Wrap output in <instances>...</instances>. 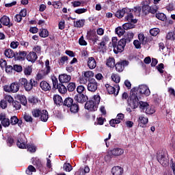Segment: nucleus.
I'll list each match as a JSON object with an SVG mask.
<instances>
[{
	"label": "nucleus",
	"instance_id": "1",
	"mask_svg": "<svg viewBox=\"0 0 175 175\" xmlns=\"http://www.w3.org/2000/svg\"><path fill=\"white\" fill-rule=\"evenodd\" d=\"M131 102L133 103L134 109H136L139 105V109H141V110L143 111H144L149 106L148 103L146 102H139V97H137V96L133 95V94L131 96Z\"/></svg>",
	"mask_w": 175,
	"mask_h": 175
},
{
	"label": "nucleus",
	"instance_id": "2",
	"mask_svg": "<svg viewBox=\"0 0 175 175\" xmlns=\"http://www.w3.org/2000/svg\"><path fill=\"white\" fill-rule=\"evenodd\" d=\"M51 72V67H50V61L46 59L45 62V69L39 71L37 75L38 80H42L44 79L47 75H49Z\"/></svg>",
	"mask_w": 175,
	"mask_h": 175
},
{
	"label": "nucleus",
	"instance_id": "3",
	"mask_svg": "<svg viewBox=\"0 0 175 175\" xmlns=\"http://www.w3.org/2000/svg\"><path fill=\"white\" fill-rule=\"evenodd\" d=\"M157 161L162 165V166H166L169 165V160L166 158V152L165 150H160L157 152Z\"/></svg>",
	"mask_w": 175,
	"mask_h": 175
},
{
	"label": "nucleus",
	"instance_id": "4",
	"mask_svg": "<svg viewBox=\"0 0 175 175\" xmlns=\"http://www.w3.org/2000/svg\"><path fill=\"white\" fill-rule=\"evenodd\" d=\"M126 43L127 42L124 39H120L118 42V44H116L115 49H113V53H115V54H118V53H122V51L125 50V46H126Z\"/></svg>",
	"mask_w": 175,
	"mask_h": 175
},
{
	"label": "nucleus",
	"instance_id": "5",
	"mask_svg": "<svg viewBox=\"0 0 175 175\" xmlns=\"http://www.w3.org/2000/svg\"><path fill=\"white\" fill-rule=\"evenodd\" d=\"M20 90V85L17 83V82H14L11 83L10 85H5L4 91L5 92H13L14 94L16 92H18Z\"/></svg>",
	"mask_w": 175,
	"mask_h": 175
},
{
	"label": "nucleus",
	"instance_id": "6",
	"mask_svg": "<svg viewBox=\"0 0 175 175\" xmlns=\"http://www.w3.org/2000/svg\"><path fill=\"white\" fill-rule=\"evenodd\" d=\"M137 92L142 95H145V96H149L150 94H151L148 86L146 85H140L137 88Z\"/></svg>",
	"mask_w": 175,
	"mask_h": 175
},
{
	"label": "nucleus",
	"instance_id": "7",
	"mask_svg": "<svg viewBox=\"0 0 175 175\" xmlns=\"http://www.w3.org/2000/svg\"><path fill=\"white\" fill-rule=\"evenodd\" d=\"M105 87L107 88V92L111 95V94H114L116 96L118 95V92L120 91V85H116V88L113 87L111 85H110L109 84H106Z\"/></svg>",
	"mask_w": 175,
	"mask_h": 175
},
{
	"label": "nucleus",
	"instance_id": "8",
	"mask_svg": "<svg viewBox=\"0 0 175 175\" xmlns=\"http://www.w3.org/2000/svg\"><path fill=\"white\" fill-rule=\"evenodd\" d=\"M86 38L88 40H91L92 42L96 43V42H98L99 40V36H98L96 33L94 32L93 31H88L87 32Z\"/></svg>",
	"mask_w": 175,
	"mask_h": 175
},
{
	"label": "nucleus",
	"instance_id": "9",
	"mask_svg": "<svg viewBox=\"0 0 175 175\" xmlns=\"http://www.w3.org/2000/svg\"><path fill=\"white\" fill-rule=\"evenodd\" d=\"M88 90L90 92H95L98 90V82L94 79H92L88 84Z\"/></svg>",
	"mask_w": 175,
	"mask_h": 175
},
{
	"label": "nucleus",
	"instance_id": "10",
	"mask_svg": "<svg viewBox=\"0 0 175 175\" xmlns=\"http://www.w3.org/2000/svg\"><path fill=\"white\" fill-rule=\"evenodd\" d=\"M85 109L89 111H96L98 110V105L94 103V101L89 100L85 104Z\"/></svg>",
	"mask_w": 175,
	"mask_h": 175
},
{
	"label": "nucleus",
	"instance_id": "11",
	"mask_svg": "<svg viewBox=\"0 0 175 175\" xmlns=\"http://www.w3.org/2000/svg\"><path fill=\"white\" fill-rule=\"evenodd\" d=\"M124 154V149L120 148H115L109 152L110 157H120Z\"/></svg>",
	"mask_w": 175,
	"mask_h": 175
},
{
	"label": "nucleus",
	"instance_id": "12",
	"mask_svg": "<svg viewBox=\"0 0 175 175\" xmlns=\"http://www.w3.org/2000/svg\"><path fill=\"white\" fill-rule=\"evenodd\" d=\"M74 99L76 102H78V103H85V102L88 100V96L84 95V94H77L75 96Z\"/></svg>",
	"mask_w": 175,
	"mask_h": 175
},
{
	"label": "nucleus",
	"instance_id": "13",
	"mask_svg": "<svg viewBox=\"0 0 175 175\" xmlns=\"http://www.w3.org/2000/svg\"><path fill=\"white\" fill-rule=\"evenodd\" d=\"M0 121L1 125L4 126V128H8V126L10 125V120L6 118V115H5L4 113L0 114Z\"/></svg>",
	"mask_w": 175,
	"mask_h": 175
},
{
	"label": "nucleus",
	"instance_id": "14",
	"mask_svg": "<svg viewBox=\"0 0 175 175\" xmlns=\"http://www.w3.org/2000/svg\"><path fill=\"white\" fill-rule=\"evenodd\" d=\"M18 148H27V139L24 136H21L18 139L16 143Z\"/></svg>",
	"mask_w": 175,
	"mask_h": 175
},
{
	"label": "nucleus",
	"instance_id": "15",
	"mask_svg": "<svg viewBox=\"0 0 175 175\" xmlns=\"http://www.w3.org/2000/svg\"><path fill=\"white\" fill-rule=\"evenodd\" d=\"M124 19L126 21H129V23H133V24H136V23H137V19L134 18L133 14H132L131 9L130 12L126 14Z\"/></svg>",
	"mask_w": 175,
	"mask_h": 175
},
{
	"label": "nucleus",
	"instance_id": "16",
	"mask_svg": "<svg viewBox=\"0 0 175 175\" xmlns=\"http://www.w3.org/2000/svg\"><path fill=\"white\" fill-rule=\"evenodd\" d=\"M128 64H129V62L126 60L117 63L115 65L117 72H122V70H124L125 66H127Z\"/></svg>",
	"mask_w": 175,
	"mask_h": 175
},
{
	"label": "nucleus",
	"instance_id": "17",
	"mask_svg": "<svg viewBox=\"0 0 175 175\" xmlns=\"http://www.w3.org/2000/svg\"><path fill=\"white\" fill-rule=\"evenodd\" d=\"M87 64L89 69H95L96 68V60L93 57H88L87 59Z\"/></svg>",
	"mask_w": 175,
	"mask_h": 175
},
{
	"label": "nucleus",
	"instance_id": "18",
	"mask_svg": "<svg viewBox=\"0 0 175 175\" xmlns=\"http://www.w3.org/2000/svg\"><path fill=\"white\" fill-rule=\"evenodd\" d=\"M130 9L129 8H122V10H118L116 13V17L118 18H122L124 16H126L127 13H129Z\"/></svg>",
	"mask_w": 175,
	"mask_h": 175
},
{
	"label": "nucleus",
	"instance_id": "19",
	"mask_svg": "<svg viewBox=\"0 0 175 175\" xmlns=\"http://www.w3.org/2000/svg\"><path fill=\"white\" fill-rule=\"evenodd\" d=\"M72 77L66 74H63L59 76V81L62 83V84L64 83H69Z\"/></svg>",
	"mask_w": 175,
	"mask_h": 175
},
{
	"label": "nucleus",
	"instance_id": "20",
	"mask_svg": "<svg viewBox=\"0 0 175 175\" xmlns=\"http://www.w3.org/2000/svg\"><path fill=\"white\" fill-rule=\"evenodd\" d=\"M111 173L113 175H122L124 169L120 166H115L112 167Z\"/></svg>",
	"mask_w": 175,
	"mask_h": 175
},
{
	"label": "nucleus",
	"instance_id": "21",
	"mask_svg": "<svg viewBox=\"0 0 175 175\" xmlns=\"http://www.w3.org/2000/svg\"><path fill=\"white\" fill-rule=\"evenodd\" d=\"M27 56V53L25 51H19L15 53V59L18 61H24L25 57Z\"/></svg>",
	"mask_w": 175,
	"mask_h": 175
},
{
	"label": "nucleus",
	"instance_id": "22",
	"mask_svg": "<svg viewBox=\"0 0 175 175\" xmlns=\"http://www.w3.org/2000/svg\"><path fill=\"white\" fill-rule=\"evenodd\" d=\"M27 59L29 62H35L38 59V55L35 52H30L27 55Z\"/></svg>",
	"mask_w": 175,
	"mask_h": 175
},
{
	"label": "nucleus",
	"instance_id": "23",
	"mask_svg": "<svg viewBox=\"0 0 175 175\" xmlns=\"http://www.w3.org/2000/svg\"><path fill=\"white\" fill-rule=\"evenodd\" d=\"M40 87L42 90V91L45 92L50 91V90H51V86L46 81H41L40 83Z\"/></svg>",
	"mask_w": 175,
	"mask_h": 175
},
{
	"label": "nucleus",
	"instance_id": "24",
	"mask_svg": "<svg viewBox=\"0 0 175 175\" xmlns=\"http://www.w3.org/2000/svg\"><path fill=\"white\" fill-rule=\"evenodd\" d=\"M110 38H109V36L105 35L103 36L101 39V42L99 44L100 49H105L106 47V44L109 43Z\"/></svg>",
	"mask_w": 175,
	"mask_h": 175
},
{
	"label": "nucleus",
	"instance_id": "25",
	"mask_svg": "<svg viewBox=\"0 0 175 175\" xmlns=\"http://www.w3.org/2000/svg\"><path fill=\"white\" fill-rule=\"evenodd\" d=\"M139 125L141 128H144L146 124H148V118L144 116H140L138 120Z\"/></svg>",
	"mask_w": 175,
	"mask_h": 175
},
{
	"label": "nucleus",
	"instance_id": "26",
	"mask_svg": "<svg viewBox=\"0 0 175 175\" xmlns=\"http://www.w3.org/2000/svg\"><path fill=\"white\" fill-rule=\"evenodd\" d=\"M38 85V81L30 79L29 83H28V85H26V91H31L33 88V87H36Z\"/></svg>",
	"mask_w": 175,
	"mask_h": 175
},
{
	"label": "nucleus",
	"instance_id": "27",
	"mask_svg": "<svg viewBox=\"0 0 175 175\" xmlns=\"http://www.w3.org/2000/svg\"><path fill=\"white\" fill-rule=\"evenodd\" d=\"M40 120L43 122H46L47 120H49V112L46 110H42L41 113L40 115Z\"/></svg>",
	"mask_w": 175,
	"mask_h": 175
},
{
	"label": "nucleus",
	"instance_id": "28",
	"mask_svg": "<svg viewBox=\"0 0 175 175\" xmlns=\"http://www.w3.org/2000/svg\"><path fill=\"white\" fill-rule=\"evenodd\" d=\"M133 36H135V34L132 31H129L122 39H124L126 42L131 43V42L133 40Z\"/></svg>",
	"mask_w": 175,
	"mask_h": 175
},
{
	"label": "nucleus",
	"instance_id": "29",
	"mask_svg": "<svg viewBox=\"0 0 175 175\" xmlns=\"http://www.w3.org/2000/svg\"><path fill=\"white\" fill-rule=\"evenodd\" d=\"M53 100L55 105H57V106H61V105H62L63 103L62 97H61V96L58 94H55L53 96Z\"/></svg>",
	"mask_w": 175,
	"mask_h": 175
},
{
	"label": "nucleus",
	"instance_id": "30",
	"mask_svg": "<svg viewBox=\"0 0 175 175\" xmlns=\"http://www.w3.org/2000/svg\"><path fill=\"white\" fill-rule=\"evenodd\" d=\"M106 65L109 68H114L116 66V59L113 57H109L107 59Z\"/></svg>",
	"mask_w": 175,
	"mask_h": 175
},
{
	"label": "nucleus",
	"instance_id": "31",
	"mask_svg": "<svg viewBox=\"0 0 175 175\" xmlns=\"http://www.w3.org/2000/svg\"><path fill=\"white\" fill-rule=\"evenodd\" d=\"M4 54L5 57H7V58H13L15 56L16 53H14L13 50L8 49L5 51Z\"/></svg>",
	"mask_w": 175,
	"mask_h": 175
},
{
	"label": "nucleus",
	"instance_id": "32",
	"mask_svg": "<svg viewBox=\"0 0 175 175\" xmlns=\"http://www.w3.org/2000/svg\"><path fill=\"white\" fill-rule=\"evenodd\" d=\"M0 22L3 24V25L8 26L9 24H10V18L6 16H3L0 19Z\"/></svg>",
	"mask_w": 175,
	"mask_h": 175
},
{
	"label": "nucleus",
	"instance_id": "33",
	"mask_svg": "<svg viewBox=\"0 0 175 175\" xmlns=\"http://www.w3.org/2000/svg\"><path fill=\"white\" fill-rule=\"evenodd\" d=\"M17 99L20 100L21 105H23V106H25L27 105V98L24 95H20L18 94L16 96Z\"/></svg>",
	"mask_w": 175,
	"mask_h": 175
},
{
	"label": "nucleus",
	"instance_id": "34",
	"mask_svg": "<svg viewBox=\"0 0 175 175\" xmlns=\"http://www.w3.org/2000/svg\"><path fill=\"white\" fill-rule=\"evenodd\" d=\"M32 163L34 166H36L40 169V167H42V161H40V159L38 158H33L32 159Z\"/></svg>",
	"mask_w": 175,
	"mask_h": 175
},
{
	"label": "nucleus",
	"instance_id": "35",
	"mask_svg": "<svg viewBox=\"0 0 175 175\" xmlns=\"http://www.w3.org/2000/svg\"><path fill=\"white\" fill-rule=\"evenodd\" d=\"M73 98H67L64 100V106H67V107H70L73 105Z\"/></svg>",
	"mask_w": 175,
	"mask_h": 175
},
{
	"label": "nucleus",
	"instance_id": "36",
	"mask_svg": "<svg viewBox=\"0 0 175 175\" xmlns=\"http://www.w3.org/2000/svg\"><path fill=\"white\" fill-rule=\"evenodd\" d=\"M41 113H42V110L39 109H34L31 111V114L33 117H35V118H38L40 117Z\"/></svg>",
	"mask_w": 175,
	"mask_h": 175
},
{
	"label": "nucleus",
	"instance_id": "37",
	"mask_svg": "<svg viewBox=\"0 0 175 175\" xmlns=\"http://www.w3.org/2000/svg\"><path fill=\"white\" fill-rule=\"evenodd\" d=\"M51 79L53 82V88L57 90V88H58L59 85V84H58V79H57V77H55V76L51 77Z\"/></svg>",
	"mask_w": 175,
	"mask_h": 175
},
{
	"label": "nucleus",
	"instance_id": "38",
	"mask_svg": "<svg viewBox=\"0 0 175 175\" xmlns=\"http://www.w3.org/2000/svg\"><path fill=\"white\" fill-rule=\"evenodd\" d=\"M56 90H58L60 94H66V91H68L66 87L61 83H59V86L58 88H56Z\"/></svg>",
	"mask_w": 175,
	"mask_h": 175
},
{
	"label": "nucleus",
	"instance_id": "39",
	"mask_svg": "<svg viewBox=\"0 0 175 175\" xmlns=\"http://www.w3.org/2000/svg\"><path fill=\"white\" fill-rule=\"evenodd\" d=\"M79 104L77 103H74L73 105H72L70 107V110L71 111V113H78L79 112Z\"/></svg>",
	"mask_w": 175,
	"mask_h": 175
},
{
	"label": "nucleus",
	"instance_id": "40",
	"mask_svg": "<svg viewBox=\"0 0 175 175\" xmlns=\"http://www.w3.org/2000/svg\"><path fill=\"white\" fill-rule=\"evenodd\" d=\"M39 35L40 38H47L49 36V31L46 29H40Z\"/></svg>",
	"mask_w": 175,
	"mask_h": 175
},
{
	"label": "nucleus",
	"instance_id": "41",
	"mask_svg": "<svg viewBox=\"0 0 175 175\" xmlns=\"http://www.w3.org/2000/svg\"><path fill=\"white\" fill-rule=\"evenodd\" d=\"M123 29L125 31H128V29H132L135 28V24H132L131 23H126L122 25Z\"/></svg>",
	"mask_w": 175,
	"mask_h": 175
},
{
	"label": "nucleus",
	"instance_id": "42",
	"mask_svg": "<svg viewBox=\"0 0 175 175\" xmlns=\"http://www.w3.org/2000/svg\"><path fill=\"white\" fill-rule=\"evenodd\" d=\"M91 101L94 102V103L98 106V105L100 103V96H99V94L94 95Z\"/></svg>",
	"mask_w": 175,
	"mask_h": 175
},
{
	"label": "nucleus",
	"instance_id": "43",
	"mask_svg": "<svg viewBox=\"0 0 175 175\" xmlns=\"http://www.w3.org/2000/svg\"><path fill=\"white\" fill-rule=\"evenodd\" d=\"M144 113L146 114H154L155 113V109L154 107H150V105L144 110Z\"/></svg>",
	"mask_w": 175,
	"mask_h": 175
},
{
	"label": "nucleus",
	"instance_id": "44",
	"mask_svg": "<svg viewBox=\"0 0 175 175\" xmlns=\"http://www.w3.org/2000/svg\"><path fill=\"white\" fill-rule=\"evenodd\" d=\"M85 23V20L81 19L79 20L75 23V27L77 28H81L82 27H84V23Z\"/></svg>",
	"mask_w": 175,
	"mask_h": 175
},
{
	"label": "nucleus",
	"instance_id": "45",
	"mask_svg": "<svg viewBox=\"0 0 175 175\" xmlns=\"http://www.w3.org/2000/svg\"><path fill=\"white\" fill-rule=\"evenodd\" d=\"M32 172H36V168L33 165H29L27 170H26V173L28 175H32Z\"/></svg>",
	"mask_w": 175,
	"mask_h": 175
},
{
	"label": "nucleus",
	"instance_id": "46",
	"mask_svg": "<svg viewBox=\"0 0 175 175\" xmlns=\"http://www.w3.org/2000/svg\"><path fill=\"white\" fill-rule=\"evenodd\" d=\"M149 9H150V13H151L152 14H155V13L158 12V9H159V7L154 4L152 6H149Z\"/></svg>",
	"mask_w": 175,
	"mask_h": 175
},
{
	"label": "nucleus",
	"instance_id": "47",
	"mask_svg": "<svg viewBox=\"0 0 175 175\" xmlns=\"http://www.w3.org/2000/svg\"><path fill=\"white\" fill-rule=\"evenodd\" d=\"M67 89L69 92H73L76 90V83L71 82L67 85Z\"/></svg>",
	"mask_w": 175,
	"mask_h": 175
},
{
	"label": "nucleus",
	"instance_id": "48",
	"mask_svg": "<svg viewBox=\"0 0 175 175\" xmlns=\"http://www.w3.org/2000/svg\"><path fill=\"white\" fill-rule=\"evenodd\" d=\"M115 31H116V33L119 36H122V35L125 33V29H124V28L122 29V27H117Z\"/></svg>",
	"mask_w": 175,
	"mask_h": 175
},
{
	"label": "nucleus",
	"instance_id": "49",
	"mask_svg": "<svg viewBox=\"0 0 175 175\" xmlns=\"http://www.w3.org/2000/svg\"><path fill=\"white\" fill-rule=\"evenodd\" d=\"M19 83L24 87L25 90L27 91V85H28L29 83L28 80H27V79L25 78H21L19 79Z\"/></svg>",
	"mask_w": 175,
	"mask_h": 175
},
{
	"label": "nucleus",
	"instance_id": "50",
	"mask_svg": "<svg viewBox=\"0 0 175 175\" xmlns=\"http://www.w3.org/2000/svg\"><path fill=\"white\" fill-rule=\"evenodd\" d=\"M72 169L73 168L69 163H66L63 165V170H64V172H72Z\"/></svg>",
	"mask_w": 175,
	"mask_h": 175
},
{
	"label": "nucleus",
	"instance_id": "51",
	"mask_svg": "<svg viewBox=\"0 0 175 175\" xmlns=\"http://www.w3.org/2000/svg\"><path fill=\"white\" fill-rule=\"evenodd\" d=\"M28 100L29 103H32L33 105H36V103H39V99L33 96H29Z\"/></svg>",
	"mask_w": 175,
	"mask_h": 175
},
{
	"label": "nucleus",
	"instance_id": "52",
	"mask_svg": "<svg viewBox=\"0 0 175 175\" xmlns=\"http://www.w3.org/2000/svg\"><path fill=\"white\" fill-rule=\"evenodd\" d=\"M68 59H69V57H68V56H62L59 59V65H65V63L68 62Z\"/></svg>",
	"mask_w": 175,
	"mask_h": 175
},
{
	"label": "nucleus",
	"instance_id": "53",
	"mask_svg": "<svg viewBox=\"0 0 175 175\" xmlns=\"http://www.w3.org/2000/svg\"><path fill=\"white\" fill-rule=\"evenodd\" d=\"M111 79H112L113 81H114V83H116V84H118V83H120V81H121V78L120 77V76H118L116 74H113L111 75Z\"/></svg>",
	"mask_w": 175,
	"mask_h": 175
},
{
	"label": "nucleus",
	"instance_id": "54",
	"mask_svg": "<svg viewBox=\"0 0 175 175\" xmlns=\"http://www.w3.org/2000/svg\"><path fill=\"white\" fill-rule=\"evenodd\" d=\"M156 17L158 20H161V21H165L166 20V15L163 13H157L156 14Z\"/></svg>",
	"mask_w": 175,
	"mask_h": 175
},
{
	"label": "nucleus",
	"instance_id": "55",
	"mask_svg": "<svg viewBox=\"0 0 175 175\" xmlns=\"http://www.w3.org/2000/svg\"><path fill=\"white\" fill-rule=\"evenodd\" d=\"M24 120L26 121V122H32L33 121V118H32V116L28 113H25Z\"/></svg>",
	"mask_w": 175,
	"mask_h": 175
},
{
	"label": "nucleus",
	"instance_id": "56",
	"mask_svg": "<svg viewBox=\"0 0 175 175\" xmlns=\"http://www.w3.org/2000/svg\"><path fill=\"white\" fill-rule=\"evenodd\" d=\"M12 106L16 110H20L21 109V104L16 100L12 102Z\"/></svg>",
	"mask_w": 175,
	"mask_h": 175
},
{
	"label": "nucleus",
	"instance_id": "57",
	"mask_svg": "<svg viewBox=\"0 0 175 175\" xmlns=\"http://www.w3.org/2000/svg\"><path fill=\"white\" fill-rule=\"evenodd\" d=\"M150 33L152 36H157L159 33V29L153 28L150 30Z\"/></svg>",
	"mask_w": 175,
	"mask_h": 175
},
{
	"label": "nucleus",
	"instance_id": "58",
	"mask_svg": "<svg viewBox=\"0 0 175 175\" xmlns=\"http://www.w3.org/2000/svg\"><path fill=\"white\" fill-rule=\"evenodd\" d=\"M138 38L140 43H142V44H144V43H146V37L144 36V34L143 33H140L138 35Z\"/></svg>",
	"mask_w": 175,
	"mask_h": 175
},
{
	"label": "nucleus",
	"instance_id": "59",
	"mask_svg": "<svg viewBox=\"0 0 175 175\" xmlns=\"http://www.w3.org/2000/svg\"><path fill=\"white\" fill-rule=\"evenodd\" d=\"M10 123H11V125H16V124H18V118L17 116L11 117Z\"/></svg>",
	"mask_w": 175,
	"mask_h": 175
},
{
	"label": "nucleus",
	"instance_id": "60",
	"mask_svg": "<svg viewBox=\"0 0 175 175\" xmlns=\"http://www.w3.org/2000/svg\"><path fill=\"white\" fill-rule=\"evenodd\" d=\"M166 39H167V40H174V32H168L166 36Z\"/></svg>",
	"mask_w": 175,
	"mask_h": 175
},
{
	"label": "nucleus",
	"instance_id": "61",
	"mask_svg": "<svg viewBox=\"0 0 175 175\" xmlns=\"http://www.w3.org/2000/svg\"><path fill=\"white\" fill-rule=\"evenodd\" d=\"M84 77H86V79H91V77H94V72L86 71L84 72Z\"/></svg>",
	"mask_w": 175,
	"mask_h": 175
},
{
	"label": "nucleus",
	"instance_id": "62",
	"mask_svg": "<svg viewBox=\"0 0 175 175\" xmlns=\"http://www.w3.org/2000/svg\"><path fill=\"white\" fill-rule=\"evenodd\" d=\"M13 144H14V139L12 137H9L7 139V146H8V147H12Z\"/></svg>",
	"mask_w": 175,
	"mask_h": 175
},
{
	"label": "nucleus",
	"instance_id": "63",
	"mask_svg": "<svg viewBox=\"0 0 175 175\" xmlns=\"http://www.w3.org/2000/svg\"><path fill=\"white\" fill-rule=\"evenodd\" d=\"M150 6L147 5H144L142 6V12L146 14H148L150 13Z\"/></svg>",
	"mask_w": 175,
	"mask_h": 175
},
{
	"label": "nucleus",
	"instance_id": "64",
	"mask_svg": "<svg viewBox=\"0 0 175 175\" xmlns=\"http://www.w3.org/2000/svg\"><path fill=\"white\" fill-rule=\"evenodd\" d=\"M85 90V88L81 85H79L77 88V92H78V94H83V92Z\"/></svg>",
	"mask_w": 175,
	"mask_h": 175
}]
</instances>
